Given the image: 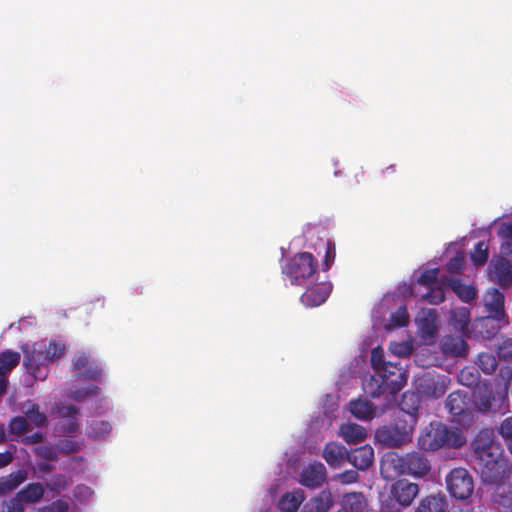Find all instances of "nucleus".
Segmentation results:
<instances>
[{
  "instance_id": "obj_1",
  "label": "nucleus",
  "mask_w": 512,
  "mask_h": 512,
  "mask_svg": "<svg viewBox=\"0 0 512 512\" xmlns=\"http://www.w3.org/2000/svg\"><path fill=\"white\" fill-rule=\"evenodd\" d=\"M475 469L486 484L509 480L512 468L490 429L481 430L474 440Z\"/></svg>"
},
{
  "instance_id": "obj_2",
  "label": "nucleus",
  "mask_w": 512,
  "mask_h": 512,
  "mask_svg": "<svg viewBox=\"0 0 512 512\" xmlns=\"http://www.w3.org/2000/svg\"><path fill=\"white\" fill-rule=\"evenodd\" d=\"M416 412L401 409L389 425L378 428L375 432L376 440L387 447H401L412 441L417 424Z\"/></svg>"
},
{
  "instance_id": "obj_3",
  "label": "nucleus",
  "mask_w": 512,
  "mask_h": 512,
  "mask_svg": "<svg viewBox=\"0 0 512 512\" xmlns=\"http://www.w3.org/2000/svg\"><path fill=\"white\" fill-rule=\"evenodd\" d=\"M431 469V465L424 453L412 451L406 454L396 452L386 453L381 460V471L392 472L394 475H410L424 477Z\"/></svg>"
},
{
  "instance_id": "obj_4",
  "label": "nucleus",
  "mask_w": 512,
  "mask_h": 512,
  "mask_svg": "<svg viewBox=\"0 0 512 512\" xmlns=\"http://www.w3.org/2000/svg\"><path fill=\"white\" fill-rule=\"evenodd\" d=\"M387 372H377L364 379V392L372 398L380 397L384 394L390 396L396 395L406 384L405 371L401 366L388 365Z\"/></svg>"
},
{
  "instance_id": "obj_5",
  "label": "nucleus",
  "mask_w": 512,
  "mask_h": 512,
  "mask_svg": "<svg viewBox=\"0 0 512 512\" xmlns=\"http://www.w3.org/2000/svg\"><path fill=\"white\" fill-rule=\"evenodd\" d=\"M465 442V437L459 431L448 429L437 421L426 426L418 437V445L425 451H437L444 446L460 448Z\"/></svg>"
},
{
  "instance_id": "obj_6",
  "label": "nucleus",
  "mask_w": 512,
  "mask_h": 512,
  "mask_svg": "<svg viewBox=\"0 0 512 512\" xmlns=\"http://www.w3.org/2000/svg\"><path fill=\"white\" fill-rule=\"evenodd\" d=\"M317 271V262L309 252L294 255L283 267V274L292 285H304Z\"/></svg>"
},
{
  "instance_id": "obj_7",
  "label": "nucleus",
  "mask_w": 512,
  "mask_h": 512,
  "mask_svg": "<svg viewBox=\"0 0 512 512\" xmlns=\"http://www.w3.org/2000/svg\"><path fill=\"white\" fill-rule=\"evenodd\" d=\"M472 398L476 409L482 413L498 412L502 409L508 397L504 389H493L490 385L482 383L474 389Z\"/></svg>"
},
{
  "instance_id": "obj_8",
  "label": "nucleus",
  "mask_w": 512,
  "mask_h": 512,
  "mask_svg": "<svg viewBox=\"0 0 512 512\" xmlns=\"http://www.w3.org/2000/svg\"><path fill=\"white\" fill-rule=\"evenodd\" d=\"M446 484L450 494L458 500L468 499L474 491V481L465 468H454L446 476Z\"/></svg>"
},
{
  "instance_id": "obj_9",
  "label": "nucleus",
  "mask_w": 512,
  "mask_h": 512,
  "mask_svg": "<svg viewBox=\"0 0 512 512\" xmlns=\"http://www.w3.org/2000/svg\"><path fill=\"white\" fill-rule=\"evenodd\" d=\"M24 353V365L27 372L35 379L46 377L48 360L43 352V345L35 343L32 346L25 344L22 347Z\"/></svg>"
},
{
  "instance_id": "obj_10",
  "label": "nucleus",
  "mask_w": 512,
  "mask_h": 512,
  "mask_svg": "<svg viewBox=\"0 0 512 512\" xmlns=\"http://www.w3.org/2000/svg\"><path fill=\"white\" fill-rule=\"evenodd\" d=\"M488 278L504 289L512 286V262L507 259V256L500 255L491 259Z\"/></svg>"
},
{
  "instance_id": "obj_11",
  "label": "nucleus",
  "mask_w": 512,
  "mask_h": 512,
  "mask_svg": "<svg viewBox=\"0 0 512 512\" xmlns=\"http://www.w3.org/2000/svg\"><path fill=\"white\" fill-rule=\"evenodd\" d=\"M416 389L418 393L434 399L442 397L446 390V377L425 372L416 381Z\"/></svg>"
},
{
  "instance_id": "obj_12",
  "label": "nucleus",
  "mask_w": 512,
  "mask_h": 512,
  "mask_svg": "<svg viewBox=\"0 0 512 512\" xmlns=\"http://www.w3.org/2000/svg\"><path fill=\"white\" fill-rule=\"evenodd\" d=\"M418 493V485L406 479L396 481L391 488L393 498L403 507L409 506Z\"/></svg>"
},
{
  "instance_id": "obj_13",
  "label": "nucleus",
  "mask_w": 512,
  "mask_h": 512,
  "mask_svg": "<svg viewBox=\"0 0 512 512\" xmlns=\"http://www.w3.org/2000/svg\"><path fill=\"white\" fill-rule=\"evenodd\" d=\"M332 290L328 282L316 283L308 287L301 295V302L307 307H316L324 303Z\"/></svg>"
},
{
  "instance_id": "obj_14",
  "label": "nucleus",
  "mask_w": 512,
  "mask_h": 512,
  "mask_svg": "<svg viewBox=\"0 0 512 512\" xmlns=\"http://www.w3.org/2000/svg\"><path fill=\"white\" fill-rule=\"evenodd\" d=\"M326 480V468L320 462L309 464L300 475V483L308 488L320 487Z\"/></svg>"
},
{
  "instance_id": "obj_15",
  "label": "nucleus",
  "mask_w": 512,
  "mask_h": 512,
  "mask_svg": "<svg viewBox=\"0 0 512 512\" xmlns=\"http://www.w3.org/2000/svg\"><path fill=\"white\" fill-rule=\"evenodd\" d=\"M504 294L496 288L487 290L484 295V313L494 317H505Z\"/></svg>"
},
{
  "instance_id": "obj_16",
  "label": "nucleus",
  "mask_w": 512,
  "mask_h": 512,
  "mask_svg": "<svg viewBox=\"0 0 512 512\" xmlns=\"http://www.w3.org/2000/svg\"><path fill=\"white\" fill-rule=\"evenodd\" d=\"M347 461L359 470L368 469L374 462V450L366 444L348 451Z\"/></svg>"
},
{
  "instance_id": "obj_17",
  "label": "nucleus",
  "mask_w": 512,
  "mask_h": 512,
  "mask_svg": "<svg viewBox=\"0 0 512 512\" xmlns=\"http://www.w3.org/2000/svg\"><path fill=\"white\" fill-rule=\"evenodd\" d=\"M469 335H446L441 340V350L445 355L463 356L467 353L468 345L465 338Z\"/></svg>"
},
{
  "instance_id": "obj_18",
  "label": "nucleus",
  "mask_w": 512,
  "mask_h": 512,
  "mask_svg": "<svg viewBox=\"0 0 512 512\" xmlns=\"http://www.w3.org/2000/svg\"><path fill=\"white\" fill-rule=\"evenodd\" d=\"M60 416V430L63 433H75L79 429V423L77 415L79 414V408L75 405L62 406L58 410Z\"/></svg>"
},
{
  "instance_id": "obj_19",
  "label": "nucleus",
  "mask_w": 512,
  "mask_h": 512,
  "mask_svg": "<svg viewBox=\"0 0 512 512\" xmlns=\"http://www.w3.org/2000/svg\"><path fill=\"white\" fill-rule=\"evenodd\" d=\"M470 398L467 393L457 390L446 399V408L453 416H464L469 410Z\"/></svg>"
},
{
  "instance_id": "obj_20",
  "label": "nucleus",
  "mask_w": 512,
  "mask_h": 512,
  "mask_svg": "<svg viewBox=\"0 0 512 512\" xmlns=\"http://www.w3.org/2000/svg\"><path fill=\"white\" fill-rule=\"evenodd\" d=\"M504 318L484 315L475 322V329L485 339H491L498 334L501 329V321Z\"/></svg>"
},
{
  "instance_id": "obj_21",
  "label": "nucleus",
  "mask_w": 512,
  "mask_h": 512,
  "mask_svg": "<svg viewBox=\"0 0 512 512\" xmlns=\"http://www.w3.org/2000/svg\"><path fill=\"white\" fill-rule=\"evenodd\" d=\"M347 455V449L337 442L327 443L322 454L327 464L332 467H340L347 460Z\"/></svg>"
},
{
  "instance_id": "obj_22",
  "label": "nucleus",
  "mask_w": 512,
  "mask_h": 512,
  "mask_svg": "<svg viewBox=\"0 0 512 512\" xmlns=\"http://www.w3.org/2000/svg\"><path fill=\"white\" fill-rule=\"evenodd\" d=\"M45 493L43 485L39 482H33L19 490L15 496L25 506L26 504H35L41 501Z\"/></svg>"
},
{
  "instance_id": "obj_23",
  "label": "nucleus",
  "mask_w": 512,
  "mask_h": 512,
  "mask_svg": "<svg viewBox=\"0 0 512 512\" xmlns=\"http://www.w3.org/2000/svg\"><path fill=\"white\" fill-rule=\"evenodd\" d=\"M470 311L466 307H457L451 310L450 324L454 330L462 335H469Z\"/></svg>"
},
{
  "instance_id": "obj_24",
  "label": "nucleus",
  "mask_w": 512,
  "mask_h": 512,
  "mask_svg": "<svg viewBox=\"0 0 512 512\" xmlns=\"http://www.w3.org/2000/svg\"><path fill=\"white\" fill-rule=\"evenodd\" d=\"M28 473L24 469H19L6 476L0 477V495H5L27 480Z\"/></svg>"
},
{
  "instance_id": "obj_25",
  "label": "nucleus",
  "mask_w": 512,
  "mask_h": 512,
  "mask_svg": "<svg viewBox=\"0 0 512 512\" xmlns=\"http://www.w3.org/2000/svg\"><path fill=\"white\" fill-rule=\"evenodd\" d=\"M349 411L360 420H369L375 416L376 407L367 399L351 400Z\"/></svg>"
},
{
  "instance_id": "obj_26",
  "label": "nucleus",
  "mask_w": 512,
  "mask_h": 512,
  "mask_svg": "<svg viewBox=\"0 0 512 512\" xmlns=\"http://www.w3.org/2000/svg\"><path fill=\"white\" fill-rule=\"evenodd\" d=\"M305 500V494L302 489H295L292 492H286L279 500V509L283 512H296Z\"/></svg>"
},
{
  "instance_id": "obj_27",
  "label": "nucleus",
  "mask_w": 512,
  "mask_h": 512,
  "mask_svg": "<svg viewBox=\"0 0 512 512\" xmlns=\"http://www.w3.org/2000/svg\"><path fill=\"white\" fill-rule=\"evenodd\" d=\"M341 435L347 443L362 442L367 437V432L364 427L356 423L343 424L340 428Z\"/></svg>"
},
{
  "instance_id": "obj_28",
  "label": "nucleus",
  "mask_w": 512,
  "mask_h": 512,
  "mask_svg": "<svg viewBox=\"0 0 512 512\" xmlns=\"http://www.w3.org/2000/svg\"><path fill=\"white\" fill-rule=\"evenodd\" d=\"M448 285L455 294L464 302H470L475 299L477 291L474 286L462 283L460 279L450 278Z\"/></svg>"
},
{
  "instance_id": "obj_29",
  "label": "nucleus",
  "mask_w": 512,
  "mask_h": 512,
  "mask_svg": "<svg viewBox=\"0 0 512 512\" xmlns=\"http://www.w3.org/2000/svg\"><path fill=\"white\" fill-rule=\"evenodd\" d=\"M342 506L349 512H365L367 501L361 492L347 493L342 500Z\"/></svg>"
},
{
  "instance_id": "obj_30",
  "label": "nucleus",
  "mask_w": 512,
  "mask_h": 512,
  "mask_svg": "<svg viewBox=\"0 0 512 512\" xmlns=\"http://www.w3.org/2000/svg\"><path fill=\"white\" fill-rule=\"evenodd\" d=\"M495 485L493 492V500L502 506H508L512 501V485L509 480H503L501 482H492Z\"/></svg>"
},
{
  "instance_id": "obj_31",
  "label": "nucleus",
  "mask_w": 512,
  "mask_h": 512,
  "mask_svg": "<svg viewBox=\"0 0 512 512\" xmlns=\"http://www.w3.org/2000/svg\"><path fill=\"white\" fill-rule=\"evenodd\" d=\"M445 499L439 495H429L422 499L416 512H444Z\"/></svg>"
},
{
  "instance_id": "obj_32",
  "label": "nucleus",
  "mask_w": 512,
  "mask_h": 512,
  "mask_svg": "<svg viewBox=\"0 0 512 512\" xmlns=\"http://www.w3.org/2000/svg\"><path fill=\"white\" fill-rule=\"evenodd\" d=\"M458 381L466 387H475L482 385L480 383V373L474 366H465L458 374Z\"/></svg>"
},
{
  "instance_id": "obj_33",
  "label": "nucleus",
  "mask_w": 512,
  "mask_h": 512,
  "mask_svg": "<svg viewBox=\"0 0 512 512\" xmlns=\"http://www.w3.org/2000/svg\"><path fill=\"white\" fill-rule=\"evenodd\" d=\"M112 431V426L104 420H93L87 428V435L90 438L101 439L108 436Z\"/></svg>"
},
{
  "instance_id": "obj_34",
  "label": "nucleus",
  "mask_w": 512,
  "mask_h": 512,
  "mask_svg": "<svg viewBox=\"0 0 512 512\" xmlns=\"http://www.w3.org/2000/svg\"><path fill=\"white\" fill-rule=\"evenodd\" d=\"M499 235L502 238L500 255L508 257L512 254V223H503Z\"/></svg>"
},
{
  "instance_id": "obj_35",
  "label": "nucleus",
  "mask_w": 512,
  "mask_h": 512,
  "mask_svg": "<svg viewBox=\"0 0 512 512\" xmlns=\"http://www.w3.org/2000/svg\"><path fill=\"white\" fill-rule=\"evenodd\" d=\"M475 363L478 368L487 375L494 373L498 366L496 357L489 352L479 353Z\"/></svg>"
},
{
  "instance_id": "obj_36",
  "label": "nucleus",
  "mask_w": 512,
  "mask_h": 512,
  "mask_svg": "<svg viewBox=\"0 0 512 512\" xmlns=\"http://www.w3.org/2000/svg\"><path fill=\"white\" fill-rule=\"evenodd\" d=\"M370 362H371L373 369L377 372H386L385 370H388V365L400 366L398 363H393L391 361H385L384 360V350L380 346L372 349Z\"/></svg>"
},
{
  "instance_id": "obj_37",
  "label": "nucleus",
  "mask_w": 512,
  "mask_h": 512,
  "mask_svg": "<svg viewBox=\"0 0 512 512\" xmlns=\"http://www.w3.org/2000/svg\"><path fill=\"white\" fill-rule=\"evenodd\" d=\"M333 503L332 493L328 489L322 490L312 499V504L317 512H328Z\"/></svg>"
},
{
  "instance_id": "obj_38",
  "label": "nucleus",
  "mask_w": 512,
  "mask_h": 512,
  "mask_svg": "<svg viewBox=\"0 0 512 512\" xmlns=\"http://www.w3.org/2000/svg\"><path fill=\"white\" fill-rule=\"evenodd\" d=\"M20 353L6 350L0 354V364L2 374L9 373L13 368H15L20 362Z\"/></svg>"
},
{
  "instance_id": "obj_39",
  "label": "nucleus",
  "mask_w": 512,
  "mask_h": 512,
  "mask_svg": "<svg viewBox=\"0 0 512 512\" xmlns=\"http://www.w3.org/2000/svg\"><path fill=\"white\" fill-rule=\"evenodd\" d=\"M25 418L28 423L31 422L36 427H42L46 425L47 417L40 411V407L35 403H28V408L25 410Z\"/></svg>"
},
{
  "instance_id": "obj_40",
  "label": "nucleus",
  "mask_w": 512,
  "mask_h": 512,
  "mask_svg": "<svg viewBox=\"0 0 512 512\" xmlns=\"http://www.w3.org/2000/svg\"><path fill=\"white\" fill-rule=\"evenodd\" d=\"M489 257V249L484 241H479L475 244L471 252V260L475 266L484 265Z\"/></svg>"
},
{
  "instance_id": "obj_41",
  "label": "nucleus",
  "mask_w": 512,
  "mask_h": 512,
  "mask_svg": "<svg viewBox=\"0 0 512 512\" xmlns=\"http://www.w3.org/2000/svg\"><path fill=\"white\" fill-rule=\"evenodd\" d=\"M512 381V366L505 365L499 369L496 382V389H504L505 395L508 397V390Z\"/></svg>"
},
{
  "instance_id": "obj_42",
  "label": "nucleus",
  "mask_w": 512,
  "mask_h": 512,
  "mask_svg": "<svg viewBox=\"0 0 512 512\" xmlns=\"http://www.w3.org/2000/svg\"><path fill=\"white\" fill-rule=\"evenodd\" d=\"M56 449L63 454L77 453L81 449V444L74 438H63L56 443Z\"/></svg>"
},
{
  "instance_id": "obj_43",
  "label": "nucleus",
  "mask_w": 512,
  "mask_h": 512,
  "mask_svg": "<svg viewBox=\"0 0 512 512\" xmlns=\"http://www.w3.org/2000/svg\"><path fill=\"white\" fill-rule=\"evenodd\" d=\"M64 350L65 345L56 341H51L48 345H43V352L49 363L60 358Z\"/></svg>"
},
{
  "instance_id": "obj_44",
  "label": "nucleus",
  "mask_w": 512,
  "mask_h": 512,
  "mask_svg": "<svg viewBox=\"0 0 512 512\" xmlns=\"http://www.w3.org/2000/svg\"><path fill=\"white\" fill-rule=\"evenodd\" d=\"M101 376L102 368L96 363L89 364L87 368L77 373L79 379L85 380L99 381Z\"/></svg>"
},
{
  "instance_id": "obj_45",
  "label": "nucleus",
  "mask_w": 512,
  "mask_h": 512,
  "mask_svg": "<svg viewBox=\"0 0 512 512\" xmlns=\"http://www.w3.org/2000/svg\"><path fill=\"white\" fill-rule=\"evenodd\" d=\"M423 299L428 303L437 305L445 300V292L441 286H432L429 291L423 295Z\"/></svg>"
},
{
  "instance_id": "obj_46",
  "label": "nucleus",
  "mask_w": 512,
  "mask_h": 512,
  "mask_svg": "<svg viewBox=\"0 0 512 512\" xmlns=\"http://www.w3.org/2000/svg\"><path fill=\"white\" fill-rule=\"evenodd\" d=\"M29 423L25 417L17 416L9 422V431L14 435H22L28 430Z\"/></svg>"
},
{
  "instance_id": "obj_47",
  "label": "nucleus",
  "mask_w": 512,
  "mask_h": 512,
  "mask_svg": "<svg viewBox=\"0 0 512 512\" xmlns=\"http://www.w3.org/2000/svg\"><path fill=\"white\" fill-rule=\"evenodd\" d=\"M465 256L462 252H457L446 264V269L452 274L460 273L464 269Z\"/></svg>"
},
{
  "instance_id": "obj_48",
  "label": "nucleus",
  "mask_w": 512,
  "mask_h": 512,
  "mask_svg": "<svg viewBox=\"0 0 512 512\" xmlns=\"http://www.w3.org/2000/svg\"><path fill=\"white\" fill-rule=\"evenodd\" d=\"M25 506L22 502L14 495L13 497L3 500L1 502L0 512H24Z\"/></svg>"
},
{
  "instance_id": "obj_49",
  "label": "nucleus",
  "mask_w": 512,
  "mask_h": 512,
  "mask_svg": "<svg viewBox=\"0 0 512 512\" xmlns=\"http://www.w3.org/2000/svg\"><path fill=\"white\" fill-rule=\"evenodd\" d=\"M435 315V311L431 310L428 315L421 320L420 329L428 336H433L436 331Z\"/></svg>"
},
{
  "instance_id": "obj_50",
  "label": "nucleus",
  "mask_w": 512,
  "mask_h": 512,
  "mask_svg": "<svg viewBox=\"0 0 512 512\" xmlns=\"http://www.w3.org/2000/svg\"><path fill=\"white\" fill-rule=\"evenodd\" d=\"M409 322L407 309L401 306L391 315V323L394 327H405Z\"/></svg>"
},
{
  "instance_id": "obj_51",
  "label": "nucleus",
  "mask_w": 512,
  "mask_h": 512,
  "mask_svg": "<svg viewBox=\"0 0 512 512\" xmlns=\"http://www.w3.org/2000/svg\"><path fill=\"white\" fill-rule=\"evenodd\" d=\"M437 277H438V269L437 268L426 269L425 271H423L420 274L417 281H418V283H420L424 286L432 287L437 282Z\"/></svg>"
},
{
  "instance_id": "obj_52",
  "label": "nucleus",
  "mask_w": 512,
  "mask_h": 512,
  "mask_svg": "<svg viewBox=\"0 0 512 512\" xmlns=\"http://www.w3.org/2000/svg\"><path fill=\"white\" fill-rule=\"evenodd\" d=\"M90 364L89 356L85 352H77L72 360V369L75 371H83Z\"/></svg>"
},
{
  "instance_id": "obj_53",
  "label": "nucleus",
  "mask_w": 512,
  "mask_h": 512,
  "mask_svg": "<svg viewBox=\"0 0 512 512\" xmlns=\"http://www.w3.org/2000/svg\"><path fill=\"white\" fill-rule=\"evenodd\" d=\"M336 257V246L330 240L326 241L325 257L323 261V270H328L334 263Z\"/></svg>"
},
{
  "instance_id": "obj_54",
  "label": "nucleus",
  "mask_w": 512,
  "mask_h": 512,
  "mask_svg": "<svg viewBox=\"0 0 512 512\" xmlns=\"http://www.w3.org/2000/svg\"><path fill=\"white\" fill-rule=\"evenodd\" d=\"M36 454L46 460L55 461L57 460V449L56 446L43 445L35 449Z\"/></svg>"
},
{
  "instance_id": "obj_55",
  "label": "nucleus",
  "mask_w": 512,
  "mask_h": 512,
  "mask_svg": "<svg viewBox=\"0 0 512 512\" xmlns=\"http://www.w3.org/2000/svg\"><path fill=\"white\" fill-rule=\"evenodd\" d=\"M499 434L507 441L512 440V416L505 418L499 426Z\"/></svg>"
},
{
  "instance_id": "obj_56",
  "label": "nucleus",
  "mask_w": 512,
  "mask_h": 512,
  "mask_svg": "<svg viewBox=\"0 0 512 512\" xmlns=\"http://www.w3.org/2000/svg\"><path fill=\"white\" fill-rule=\"evenodd\" d=\"M498 355L503 359L512 358V338H506L499 344Z\"/></svg>"
},
{
  "instance_id": "obj_57",
  "label": "nucleus",
  "mask_w": 512,
  "mask_h": 512,
  "mask_svg": "<svg viewBox=\"0 0 512 512\" xmlns=\"http://www.w3.org/2000/svg\"><path fill=\"white\" fill-rule=\"evenodd\" d=\"M42 508H47L48 512H68L69 504L65 500L58 499L53 501L50 505L43 506Z\"/></svg>"
},
{
  "instance_id": "obj_58",
  "label": "nucleus",
  "mask_w": 512,
  "mask_h": 512,
  "mask_svg": "<svg viewBox=\"0 0 512 512\" xmlns=\"http://www.w3.org/2000/svg\"><path fill=\"white\" fill-rule=\"evenodd\" d=\"M393 354L397 356H408L411 353V347L407 343H394L390 346Z\"/></svg>"
},
{
  "instance_id": "obj_59",
  "label": "nucleus",
  "mask_w": 512,
  "mask_h": 512,
  "mask_svg": "<svg viewBox=\"0 0 512 512\" xmlns=\"http://www.w3.org/2000/svg\"><path fill=\"white\" fill-rule=\"evenodd\" d=\"M338 477L342 484H352L358 480L359 474L355 470H346L339 474Z\"/></svg>"
},
{
  "instance_id": "obj_60",
  "label": "nucleus",
  "mask_w": 512,
  "mask_h": 512,
  "mask_svg": "<svg viewBox=\"0 0 512 512\" xmlns=\"http://www.w3.org/2000/svg\"><path fill=\"white\" fill-rule=\"evenodd\" d=\"M99 390V387L95 386V385H91L89 386L87 389H82V390H76L74 393H73V398L75 400H81L83 399L84 397L86 396H89V395H96L97 392Z\"/></svg>"
},
{
  "instance_id": "obj_61",
  "label": "nucleus",
  "mask_w": 512,
  "mask_h": 512,
  "mask_svg": "<svg viewBox=\"0 0 512 512\" xmlns=\"http://www.w3.org/2000/svg\"><path fill=\"white\" fill-rule=\"evenodd\" d=\"M44 439V435L42 432H34L30 435H26L23 437L22 442L25 444H38L41 443Z\"/></svg>"
},
{
  "instance_id": "obj_62",
  "label": "nucleus",
  "mask_w": 512,
  "mask_h": 512,
  "mask_svg": "<svg viewBox=\"0 0 512 512\" xmlns=\"http://www.w3.org/2000/svg\"><path fill=\"white\" fill-rule=\"evenodd\" d=\"M13 461V454L10 451L0 452V468L8 466Z\"/></svg>"
},
{
  "instance_id": "obj_63",
  "label": "nucleus",
  "mask_w": 512,
  "mask_h": 512,
  "mask_svg": "<svg viewBox=\"0 0 512 512\" xmlns=\"http://www.w3.org/2000/svg\"><path fill=\"white\" fill-rule=\"evenodd\" d=\"M6 374H0V396L6 392L7 388V378L5 376Z\"/></svg>"
},
{
  "instance_id": "obj_64",
  "label": "nucleus",
  "mask_w": 512,
  "mask_h": 512,
  "mask_svg": "<svg viewBox=\"0 0 512 512\" xmlns=\"http://www.w3.org/2000/svg\"><path fill=\"white\" fill-rule=\"evenodd\" d=\"M381 512H395L392 506L388 502H383Z\"/></svg>"
}]
</instances>
